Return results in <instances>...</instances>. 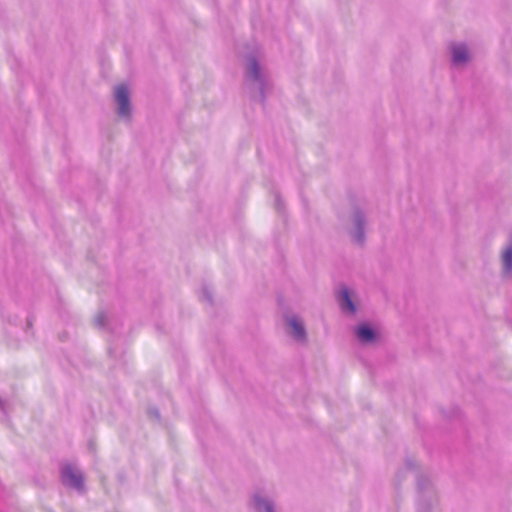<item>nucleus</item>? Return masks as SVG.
<instances>
[{
  "label": "nucleus",
  "mask_w": 512,
  "mask_h": 512,
  "mask_svg": "<svg viewBox=\"0 0 512 512\" xmlns=\"http://www.w3.org/2000/svg\"><path fill=\"white\" fill-rule=\"evenodd\" d=\"M61 477L62 482L69 486L80 488L83 484L82 474L70 464L62 468Z\"/></svg>",
  "instance_id": "f257e3e1"
},
{
  "label": "nucleus",
  "mask_w": 512,
  "mask_h": 512,
  "mask_svg": "<svg viewBox=\"0 0 512 512\" xmlns=\"http://www.w3.org/2000/svg\"><path fill=\"white\" fill-rule=\"evenodd\" d=\"M357 337L362 342H370L374 339V333L368 325H361L357 329Z\"/></svg>",
  "instance_id": "39448f33"
},
{
  "label": "nucleus",
  "mask_w": 512,
  "mask_h": 512,
  "mask_svg": "<svg viewBox=\"0 0 512 512\" xmlns=\"http://www.w3.org/2000/svg\"><path fill=\"white\" fill-rule=\"evenodd\" d=\"M100 319H101V316H98L97 321H99V324L102 323Z\"/></svg>",
  "instance_id": "9d476101"
},
{
  "label": "nucleus",
  "mask_w": 512,
  "mask_h": 512,
  "mask_svg": "<svg viewBox=\"0 0 512 512\" xmlns=\"http://www.w3.org/2000/svg\"><path fill=\"white\" fill-rule=\"evenodd\" d=\"M116 101L119 105V114L127 115L129 112V95L125 85H119L115 90Z\"/></svg>",
  "instance_id": "f03ea898"
},
{
  "label": "nucleus",
  "mask_w": 512,
  "mask_h": 512,
  "mask_svg": "<svg viewBox=\"0 0 512 512\" xmlns=\"http://www.w3.org/2000/svg\"><path fill=\"white\" fill-rule=\"evenodd\" d=\"M257 509L258 512H272V508L270 504L264 500H257Z\"/></svg>",
  "instance_id": "6e6552de"
},
{
  "label": "nucleus",
  "mask_w": 512,
  "mask_h": 512,
  "mask_svg": "<svg viewBox=\"0 0 512 512\" xmlns=\"http://www.w3.org/2000/svg\"><path fill=\"white\" fill-rule=\"evenodd\" d=\"M289 324L292 328V334L297 339L305 338V329L301 322H299L296 318H291L289 320Z\"/></svg>",
  "instance_id": "20e7f679"
},
{
  "label": "nucleus",
  "mask_w": 512,
  "mask_h": 512,
  "mask_svg": "<svg viewBox=\"0 0 512 512\" xmlns=\"http://www.w3.org/2000/svg\"><path fill=\"white\" fill-rule=\"evenodd\" d=\"M502 262L505 273L512 271V247L507 248L502 254Z\"/></svg>",
  "instance_id": "0eeeda50"
},
{
  "label": "nucleus",
  "mask_w": 512,
  "mask_h": 512,
  "mask_svg": "<svg viewBox=\"0 0 512 512\" xmlns=\"http://www.w3.org/2000/svg\"><path fill=\"white\" fill-rule=\"evenodd\" d=\"M340 305L343 310L350 313H354L356 310L347 289H342L340 292Z\"/></svg>",
  "instance_id": "7ed1b4c3"
},
{
  "label": "nucleus",
  "mask_w": 512,
  "mask_h": 512,
  "mask_svg": "<svg viewBox=\"0 0 512 512\" xmlns=\"http://www.w3.org/2000/svg\"><path fill=\"white\" fill-rule=\"evenodd\" d=\"M251 72L254 75V77L258 76V66H257V63L255 61H253L251 63Z\"/></svg>",
  "instance_id": "1a4fd4ad"
},
{
  "label": "nucleus",
  "mask_w": 512,
  "mask_h": 512,
  "mask_svg": "<svg viewBox=\"0 0 512 512\" xmlns=\"http://www.w3.org/2000/svg\"><path fill=\"white\" fill-rule=\"evenodd\" d=\"M469 59L468 51L465 47H455L453 49V61L457 64L466 62Z\"/></svg>",
  "instance_id": "423d86ee"
}]
</instances>
